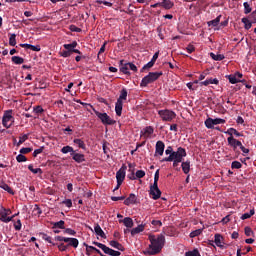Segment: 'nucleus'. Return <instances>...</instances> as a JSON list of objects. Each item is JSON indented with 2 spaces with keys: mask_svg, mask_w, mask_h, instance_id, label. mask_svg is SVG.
<instances>
[{
  "mask_svg": "<svg viewBox=\"0 0 256 256\" xmlns=\"http://www.w3.org/2000/svg\"><path fill=\"white\" fill-rule=\"evenodd\" d=\"M155 65V62L150 61L146 65L143 66L142 70L145 71V69H151Z\"/></svg>",
  "mask_w": 256,
  "mask_h": 256,
  "instance_id": "5fc2aeb1",
  "label": "nucleus"
},
{
  "mask_svg": "<svg viewBox=\"0 0 256 256\" xmlns=\"http://www.w3.org/2000/svg\"><path fill=\"white\" fill-rule=\"evenodd\" d=\"M223 241V237H221V235L216 234L215 235V239H214V243L215 245H217V247H221L222 246V242Z\"/></svg>",
  "mask_w": 256,
  "mask_h": 256,
  "instance_id": "79ce46f5",
  "label": "nucleus"
},
{
  "mask_svg": "<svg viewBox=\"0 0 256 256\" xmlns=\"http://www.w3.org/2000/svg\"><path fill=\"white\" fill-rule=\"evenodd\" d=\"M58 249H59V251H67V246H65V244H60V245H58Z\"/></svg>",
  "mask_w": 256,
  "mask_h": 256,
  "instance_id": "774afa93",
  "label": "nucleus"
},
{
  "mask_svg": "<svg viewBox=\"0 0 256 256\" xmlns=\"http://www.w3.org/2000/svg\"><path fill=\"white\" fill-rule=\"evenodd\" d=\"M109 245H111L114 249H117L118 251H125L123 245L115 240L110 241Z\"/></svg>",
  "mask_w": 256,
  "mask_h": 256,
  "instance_id": "412c9836",
  "label": "nucleus"
},
{
  "mask_svg": "<svg viewBox=\"0 0 256 256\" xmlns=\"http://www.w3.org/2000/svg\"><path fill=\"white\" fill-rule=\"evenodd\" d=\"M12 62H14L15 65H23L25 60L23 58H21L20 56H13Z\"/></svg>",
  "mask_w": 256,
  "mask_h": 256,
  "instance_id": "f704fd0d",
  "label": "nucleus"
},
{
  "mask_svg": "<svg viewBox=\"0 0 256 256\" xmlns=\"http://www.w3.org/2000/svg\"><path fill=\"white\" fill-rule=\"evenodd\" d=\"M250 19H252V23H256V10L251 13Z\"/></svg>",
  "mask_w": 256,
  "mask_h": 256,
  "instance_id": "338daca9",
  "label": "nucleus"
},
{
  "mask_svg": "<svg viewBox=\"0 0 256 256\" xmlns=\"http://www.w3.org/2000/svg\"><path fill=\"white\" fill-rule=\"evenodd\" d=\"M0 188L4 191H7V193H10V195H15V192H13V189L7 185L5 182H0Z\"/></svg>",
  "mask_w": 256,
  "mask_h": 256,
  "instance_id": "393cba45",
  "label": "nucleus"
},
{
  "mask_svg": "<svg viewBox=\"0 0 256 256\" xmlns=\"http://www.w3.org/2000/svg\"><path fill=\"white\" fill-rule=\"evenodd\" d=\"M27 139H29V135L27 134L20 136L19 141L16 143V147L23 145V143H25Z\"/></svg>",
  "mask_w": 256,
  "mask_h": 256,
  "instance_id": "c9c22d12",
  "label": "nucleus"
},
{
  "mask_svg": "<svg viewBox=\"0 0 256 256\" xmlns=\"http://www.w3.org/2000/svg\"><path fill=\"white\" fill-rule=\"evenodd\" d=\"M94 231L96 235H98L99 237H102V239H105V232H103V229H101V226H99V224L95 225Z\"/></svg>",
  "mask_w": 256,
  "mask_h": 256,
  "instance_id": "c85d7f7f",
  "label": "nucleus"
},
{
  "mask_svg": "<svg viewBox=\"0 0 256 256\" xmlns=\"http://www.w3.org/2000/svg\"><path fill=\"white\" fill-rule=\"evenodd\" d=\"M33 151V149L31 148H22L20 149V153H22V155H25L27 153H31Z\"/></svg>",
  "mask_w": 256,
  "mask_h": 256,
  "instance_id": "052dcab7",
  "label": "nucleus"
},
{
  "mask_svg": "<svg viewBox=\"0 0 256 256\" xmlns=\"http://www.w3.org/2000/svg\"><path fill=\"white\" fill-rule=\"evenodd\" d=\"M231 167H232V169H241L242 165H241V162L234 161V162H232Z\"/></svg>",
  "mask_w": 256,
  "mask_h": 256,
  "instance_id": "3c124183",
  "label": "nucleus"
},
{
  "mask_svg": "<svg viewBox=\"0 0 256 256\" xmlns=\"http://www.w3.org/2000/svg\"><path fill=\"white\" fill-rule=\"evenodd\" d=\"M253 215H255V210H250V212L242 214L241 219L245 221V219H250V217H253Z\"/></svg>",
  "mask_w": 256,
  "mask_h": 256,
  "instance_id": "ea45409f",
  "label": "nucleus"
},
{
  "mask_svg": "<svg viewBox=\"0 0 256 256\" xmlns=\"http://www.w3.org/2000/svg\"><path fill=\"white\" fill-rule=\"evenodd\" d=\"M104 253L106 255H111V256H120L121 255V252L115 251L107 246H106V249L104 250Z\"/></svg>",
  "mask_w": 256,
  "mask_h": 256,
  "instance_id": "bb28decb",
  "label": "nucleus"
},
{
  "mask_svg": "<svg viewBox=\"0 0 256 256\" xmlns=\"http://www.w3.org/2000/svg\"><path fill=\"white\" fill-rule=\"evenodd\" d=\"M210 57H211L214 61H223V59H225V56H224L223 54L210 53Z\"/></svg>",
  "mask_w": 256,
  "mask_h": 256,
  "instance_id": "72a5a7b5",
  "label": "nucleus"
},
{
  "mask_svg": "<svg viewBox=\"0 0 256 256\" xmlns=\"http://www.w3.org/2000/svg\"><path fill=\"white\" fill-rule=\"evenodd\" d=\"M74 143H75V145H78V147H80V149H85V142H83V140L74 139Z\"/></svg>",
  "mask_w": 256,
  "mask_h": 256,
  "instance_id": "49530a36",
  "label": "nucleus"
},
{
  "mask_svg": "<svg viewBox=\"0 0 256 256\" xmlns=\"http://www.w3.org/2000/svg\"><path fill=\"white\" fill-rule=\"evenodd\" d=\"M126 100H127V90L123 89L117 101H120V103H123V101H126Z\"/></svg>",
  "mask_w": 256,
  "mask_h": 256,
  "instance_id": "a19ab883",
  "label": "nucleus"
},
{
  "mask_svg": "<svg viewBox=\"0 0 256 256\" xmlns=\"http://www.w3.org/2000/svg\"><path fill=\"white\" fill-rule=\"evenodd\" d=\"M229 83L235 85L236 83H245V80H241L243 74L241 72H236L235 74H231L226 76Z\"/></svg>",
  "mask_w": 256,
  "mask_h": 256,
  "instance_id": "1a4fd4ad",
  "label": "nucleus"
},
{
  "mask_svg": "<svg viewBox=\"0 0 256 256\" xmlns=\"http://www.w3.org/2000/svg\"><path fill=\"white\" fill-rule=\"evenodd\" d=\"M182 170H183V173H185V175L189 174V171H191V162L190 161L182 162Z\"/></svg>",
  "mask_w": 256,
  "mask_h": 256,
  "instance_id": "4be33fe9",
  "label": "nucleus"
},
{
  "mask_svg": "<svg viewBox=\"0 0 256 256\" xmlns=\"http://www.w3.org/2000/svg\"><path fill=\"white\" fill-rule=\"evenodd\" d=\"M208 81L210 85H219V79L217 78H210Z\"/></svg>",
  "mask_w": 256,
  "mask_h": 256,
  "instance_id": "13d9d810",
  "label": "nucleus"
},
{
  "mask_svg": "<svg viewBox=\"0 0 256 256\" xmlns=\"http://www.w3.org/2000/svg\"><path fill=\"white\" fill-rule=\"evenodd\" d=\"M150 241V245L146 251L148 255H157V253H161V249L165 247V235H153L150 234L148 237Z\"/></svg>",
  "mask_w": 256,
  "mask_h": 256,
  "instance_id": "f257e3e1",
  "label": "nucleus"
},
{
  "mask_svg": "<svg viewBox=\"0 0 256 256\" xmlns=\"http://www.w3.org/2000/svg\"><path fill=\"white\" fill-rule=\"evenodd\" d=\"M63 205H66V207L71 208L73 207V202L71 201V199H66L64 201H62Z\"/></svg>",
  "mask_w": 256,
  "mask_h": 256,
  "instance_id": "864d4df0",
  "label": "nucleus"
},
{
  "mask_svg": "<svg viewBox=\"0 0 256 256\" xmlns=\"http://www.w3.org/2000/svg\"><path fill=\"white\" fill-rule=\"evenodd\" d=\"M61 153H63L64 155H67V153H71V155H73L75 153V150L71 146H64L61 149Z\"/></svg>",
  "mask_w": 256,
  "mask_h": 256,
  "instance_id": "473e14b6",
  "label": "nucleus"
},
{
  "mask_svg": "<svg viewBox=\"0 0 256 256\" xmlns=\"http://www.w3.org/2000/svg\"><path fill=\"white\" fill-rule=\"evenodd\" d=\"M201 233H203V228L196 229V230L192 231L189 236L191 239H194V237H199V235H201Z\"/></svg>",
  "mask_w": 256,
  "mask_h": 256,
  "instance_id": "e433bc0d",
  "label": "nucleus"
},
{
  "mask_svg": "<svg viewBox=\"0 0 256 256\" xmlns=\"http://www.w3.org/2000/svg\"><path fill=\"white\" fill-rule=\"evenodd\" d=\"M116 179H117L118 185L123 184V181H125V168H121L119 171H117Z\"/></svg>",
  "mask_w": 256,
  "mask_h": 256,
  "instance_id": "4468645a",
  "label": "nucleus"
},
{
  "mask_svg": "<svg viewBox=\"0 0 256 256\" xmlns=\"http://www.w3.org/2000/svg\"><path fill=\"white\" fill-rule=\"evenodd\" d=\"M163 75V72H150L147 76H145L141 81V87H147V85L154 83V81H157L159 77Z\"/></svg>",
  "mask_w": 256,
  "mask_h": 256,
  "instance_id": "7ed1b4c3",
  "label": "nucleus"
},
{
  "mask_svg": "<svg viewBox=\"0 0 256 256\" xmlns=\"http://www.w3.org/2000/svg\"><path fill=\"white\" fill-rule=\"evenodd\" d=\"M122 223H124L125 227L128 229H131L133 227V219L131 217H126L122 220Z\"/></svg>",
  "mask_w": 256,
  "mask_h": 256,
  "instance_id": "2f4dec72",
  "label": "nucleus"
},
{
  "mask_svg": "<svg viewBox=\"0 0 256 256\" xmlns=\"http://www.w3.org/2000/svg\"><path fill=\"white\" fill-rule=\"evenodd\" d=\"M227 142H228V145H230V147L233 148L234 151H237V147H242V143L241 141L235 139L233 136H230L227 138Z\"/></svg>",
  "mask_w": 256,
  "mask_h": 256,
  "instance_id": "f8f14e48",
  "label": "nucleus"
},
{
  "mask_svg": "<svg viewBox=\"0 0 256 256\" xmlns=\"http://www.w3.org/2000/svg\"><path fill=\"white\" fill-rule=\"evenodd\" d=\"M63 47L66 51H69V53H73V50L77 47V42L74 41L71 44H64Z\"/></svg>",
  "mask_w": 256,
  "mask_h": 256,
  "instance_id": "7c9ffc66",
  "label": "nucleus"
},
{
  "mask_svg": "<svg viewBox=\"0 0 256 256\" xmlns=\"http://www.w3.org/2000/svg\"><path fill=\"white\" fill-rule=\"evenodd\" d=\"M119 65L121 73H124V75H130L128 63H125L124 60H120Z\"/></svg>",
  "mask_w": 256,
  "mask_h": 256,
  "instance_id": "dca6fc26",
  "label": "nucleus"
},
{
  "mask_svg": "<svg viewBox=\"0 0 256 256\" xmlns=\"http://www.w3.org/2000/svg\"><path fill=\"white\" fill-rule=\"evenodd\" d=\"M16 161H18V163H25V161H27V157H25L23 154H19L16 157Z\"/></svg>",
  "mask_w": 256,
  "mask_h": 256,
  "instance_id": "de8ad7c7",
  "label": "nucleus"
},
{
  "mask_svg": "<svg viewBox=\"0 0 256 256\" xmlns=\"http://www.w3.org/2000/svg\"><path fill=\"white\" fill-rule=\"evenodd\" d=\"M243 5L245 15H249V13L252 11L251 5H249V2H244Z\"/></svg>",
  "mask_w": 256,
  "mask_h": 256,
  "instance_id": "c03bdc74",
  "label": "nucleus"
},
{
  "mask_svg": "<svg viewBox=\"0 0 256 256\" xmlns=\"http://www.w3.org/2000/svg\"><path fill=\"white\" fill-rule=\"evenodd\" d=\"M53 229H65V221L60 220L58 222H55L53 225Z\"/></svg>",
  "mask_w": 256,
  "mask_h": 256,
  "instance_id": "4c0bfd02",
  "label": "nucleus"
},
{
  "mask_svg": "<svg viewBox=\"0 0 256 256\" xmlns=\"http://www.w3.org/2000/svg\"><path fill=\"white\" fill-rule=\"evenodd\" d=\"M158 115L161 117L162 121H173L177 114L171 110H159Z\"/></svg>",
  "mask_w": 256,
  "mask_h": 256,
  "instance_id": "39448f33",
  "label": "nucleus"
},
{
  "mask_svg": "<svg viewBox=\"0 0 256 256\" xmlns=\"http://www.w3.org/2000/svg\"><path fill=\"white\" fill-rule=\"evenodd\" d=\"M185 256H201V253H199V250L194 249L192 251L186 252Z\"/></svg>",
  "mask_w": 256,
  "mask_h": 256,
  "instance_id": "a18cd8bd",
  "label": "nucleus"
},
{
  "mask_svg": "<svg viewBox=\"0 0 256 256\" xmlns=\"http://www.w3.org/2000/svg\"><path fill=\"white\" fill-rule=\"evenodd\" d=\"M150 196L155 201L161 197V190L159 189L158 184H153L150 186Z\"/></svg>",
  "mask_w": 256,
  "mask_h": 256,
  "instance_id": "9b49d317",
  "label": "nucleus"
},
{
  "mask_svg": "<svg viewBox=\"0 0 256 256\" xmlns=\"http://www.w3.org/2000/svg\"><path fill=\"white\" fill-rule=\"evenodd\" d=\"M145 225L146 224H140L137 227L133 228L131 230V235L135 236V235H139V233H143L145 231Z\"/></svg>",
  "mask_w": 256,
  "mask_h": 256,
  "instance_id": "f3484780",
  "label": "nucleus"
},
{
  "mask_svg": "<svg viewBox=\"0 0 256 256\" xmlns=\"http://www.w3.org/2000/svg\"><path fill=\"white\" fill-rule=\"evenodd\" d=\"M72 159L76 161V163H83L85 161V155L79 153L71 154Z\"/></svg>",
  "mask_w": 256,
  "mask_h": 256,
  "instance_id": "6ab92c4d",
  "label": "nucleus"
},
{
  "mask_svg": "<svg viewBox=\"0 0 256 256\" xmlns=\"http://www.w3.org/2000/svg\"><path fill=\"white\" fill-rule=\"evenodd\" d=\"M94 245H96V247H99V249H102V251H105V249H107V246L105 244H101L99 242H93Z\"/></svg>",
  "mask_w": 256,
  "mask_h": 256,
  "instance_id": "6e6d98bb",
  "label": "nucleus"
},
{
  "mask_svg": "<svg viewBox=\"0 0 256 256\" xmlns=\"http://www.w3.org/2000/svg\"><path fill=\"white\" fill-rule=\"evenodd\" d=\"M137 203V196L135 194H130L129 197L124 200V205H135Z\"/></svg>",
  "mask_w": 256,
  "mask_h": 256,
  "instance_id": "a211bd4d",
  "label": "nucleus"
},
{
  "mask_svg": "<svg viewBox=\"0 0 256 256\" xmlns=\"http://www.w3.org/2000/svg\"><path fill=\"white\" fill-rule=\"evenodd\" d=\"M17 35L15 34H11L9 37V45H11V47H15L17 45V39H16Z\"/></svg>",
  "mask_w": 256,
  "mask_h": 256,
  "instance_id": "58836bf2",
  "label": "nucleus"
},
{
  "mask_svg": "<svg viewBox=\"0 0 256 256\" xmlns=\"http://www.w3.org/2000/svg\"><path fill=\"white\" fill-rule=\"evenodd\" d=\"M161 5L164 9H172L174 4L171 0H161Z\"/></svg>",
  "mask_w": 256,
  "mask_h": 256,
  "instance_id": "c756f323",
  "label": "nucleus"
},
{
  "mask_svg": "<svg viewBox=\"0 0 256 256\" xmlns=\"http://www.w3.org/2000/svg\"><path fill=\"white\" fill-rule=\"evenodd\" d=\"M21 227H22L21 220H17V222L14 224V229L16 231H21Z\"/></svg>",
  "mask_w": 256,
  "mask_h": 256,
  "instance_id": "4d7b16f0",
  "label": "nucleus"
},
{
  "mask_svg": "<svg viewBox=\"0 0 256 256\" xmlns=\"http://www.w3.org/2000/svg\"><path fill=\"white\" fill-rule=\"evenodd\" d=\"M66 240L64 241V243H68L66 247H74V249L79 247V240L77 238H66Z\"/></svg>",
  "mask_w": 256,
  "mask_h": 256,
  "instance_id": "2eb2a0df",
  "label": "nucleus"
},
{
  "mask_svg": "<svg viewBox=\"0 0 256 256\" xmlns=\"http://www.w3.org/2000/svg\"><path fill=\"white\" fill-rule=\"evenodd\" d=\"M115 111H116V115H118V117H121V113L123 111V102L121 101L116 102Z\"/></svg>",
  "mask_w": 256,
  "mask_h": 256,
  "instance_id": "5701e85b",
  "label": "nucleus"
},
{
  "mask_svg": "<svg viewBox=\"0 0 256 256\" xmlns=\"http://www.w3.org/2000/svg\"><path fill=\"white\" fill-rule=\"evenodd\" d=\"M135 177L136 179H143V177H145V171L143 170L136 171Z\"/></svg>",
  "mask_w": 256,
  "mask_h": 256,
  "instance_id": "09e8293b",
  "label": "nucleus"
},
{
  "mask_svg": "<svg viewBox=\"0 0 256 256\" xmlns=\"http://www.w3.org/2000/svg\"><path fill=\"white\" fill-rule=\"evenodd\" d=\"M128 68H129V71L137 72V66H135V64L131 62H128Z\"/></svg>",
  "mask_w": 256,
  "mask_h": 256,
  "instance_id": "bf43d9fd",
  "label": "nucleus"
},
{
  "mask_svg": "<svg viewBox=\"0 0 256 256\" xmlns=\"http://www.w3.org/2000/svg\"><path fill=\"white\" fill-rule=\"evenodd\" d=\"M8 215H11V209H6L5 207H0V221H3V223H10V221H13V217H9Z\"/></svg>",
  "mask_w": 256,
  "mask_h": 256,
  "instance_id": "0eeeda50",
  "label": "nucleus"
},
{
  "mask_svg": "<svg viewBox=\"0 0 256 256\" xmlns=\"http://www.w3.org/2000/svg\"><path fill=\"white\" fill-rule=\"evenodd\" d=\"M152 225H154V227H161L163 223L161 220H152Z\"/></svg>",
  "mask_w": 256,
  "mask_h": 256,
  "instance_id": "e2e57ef3",
  "label": "nucleus"
},
{
  "mask_svg": "<svg viewBox=\"0 0 256 256\" xmlns=\"http://www.w3.org/2000/svg\"><path fill=\"white\" fill-rule=\"evenodd\" d=\"M28 169L34 175H43V170L41 168H34L33 164L28 165Z\"/></svg>",
  "mask_w": 256,
  "mask_h": 256,
  "instance_id": "b1692460",
  "label": "nucleus"
},
{
  "mask_svg": "<svg viewBox=\"0 0 256 256\" xmlns=\"http://www.w3.org/2000/svg\"><path fill=\"white\" fill-rule=\"evenodd\" d=\"M93 111L98 119H100V121L103 123V125H113V123H115V121H113V119H111L107 113H101L95 109H93Z\"/></svg>",
  "mask_w": 256,
  "mask_h": 256,
  "instance_id": "423d86ee",
  "label": "nucleus"
},
{
  "mask_svg": "<svg viewBox=\"0 0 256 256\" xmlns=\"http://www.w3.org/2000/svg\"><path fill=\"white\" fill-rule=\"evenodd\" d=\"M242 23L244 24L245 29H251L253 22H250L248 18H242Z\"/></svg>",
  "mask_w": 256,
  "mask_h": 256,
  "instance_id": "37998d69",
  "label": "nucleus"
},
{
  "mask_svg": "<svg viewBox=\"0 0 256 256\" xmlns=\"http://www.w3.org/2000/svg\"><path fill=\"white\" fill-rule=\"evenodd\" d=\"M221 22V15L217 16L214 20L208 21V27H217Z\"/></svg>",
  "mask_w": 256,
  "mask_h": 256,
  "instance_id": "cd10ccee",
  "label": "nucleus"
},
{
  "mask_svg": "<svg viewBox=\"0 0 256 256\" xmlns=\"http://www.w3.org/2000/svg\"><path fill=\"white\" fill-rule=\"evenodd\" d=\"M65 233H67V235H75L76 234L75 230H73L71 228H67L65 230Z\"/></svg>",
  "mask_w": 256,
  "mask_h": 256,
  "instance_id": "69168bd1",
  "label": "nucleus"
},
{
  "mask_svg": "<svg viewBox=\"0 0 256 256\" xmlns=\"http://www.w3.org/2000/svg\"><path fill=\"white\" fill-rule=\"evenodd\" d=\"M20 47L24 49H30V51H41V46L39 45H31V44H20Z\"/></svg>",
  "mask_w": 256,
  "mask_h": 256,
  "instance_id": "aec40b11",
  "label": "nucleus"
},
{
  "mask_svg": "<svg viewBox=\"0 0 256 256\" xmlns=\"http://www.w3.org/2000/svg\"><path fill=\"white\" fill-rule=\"evenodd\" d=\"M186 51H187V53H193V51H195V46L194 45H188L186 47Z\"/></svg>",
  "mask_w": 256,
  "mask_h": 256,
  "instance_id": "0e129e2a",
  "label": "nucleus"
},
{
  "mask_svg": "<svg viewBox=\"0 0 256 256\" xmlns=\"http://www.w3.org/2000/svg\"><path fill=\"white\" fill-rule=\"evenodd\" d=\"M205 126L207 127V129H213V127H215V125H223L225 123V119H221V118H208L205 120Z\"/></svg>",
  "mask_w": 256,
  "mask_h": 256,
  "instance_id": "6e6552de",
  "label": "nucleus"
},
{
  "mask_svg": "<svg viewBox=\"0 0 256 256\" xmlns=\"http://www.w3.org/2000/svg\"><path fill=\"white\" fill-rule=\"evenodd\" d=\"M183 157H187V152L185 151L184 148L179 147L177 149V151L172 152L169 155V157L164 158L163 161H168V162L180 161V162H182L183 161Z\"/></svg>",
  "mask_w": 256,
  "mask_h": 256,
  "instance_id": "f03ea898",
  "label": "nucleus"
},
{
  "mask_svg": "<svg viewBox=\"0 0 256 256\" xmlns=\"http://www.w3.org/2000/svg\"><path fill=\"white\" fill-rule=\"evenodd\" d=\"M165 153V143L163 141L156 142L155 155H160V157Z\"/></svg>",
  "mask_w": 256,
  "mask_h": 256,
  "instance_id": "ddd939ff",
  "label": "nucleus"
},
{
  "mask_svg": "<svg viewBox=\"0 0 256 256\" xmlns=\"http://www.w3.org/2000/svg\"><path fill=\"white\" fill-rule=\"evenodd\" d=\"M159 182V170H157L154 174V183L153 185H158L157 183Z\"/></svg>",
  "mask_w": 256,
  "mask_h": 256,
  "instance_id": "680f3d73",
  "label": "nucleus"
},
{
  "mask_svg": "<svg viewBox=\"0 0 256 256\" xmlns=\"http://www.w3.org/2000/svg\"><path fill=\"white\" fill-rule=\"evenodd\" d=\"M153 133H155V129H153L152 126H147L140 131V137H143V139H151Z\"/></svg>",
  "mask_w": 256,
  "mask_h": 256,
  "instance_id": "9d476101",
  "label": "nucleus"
},
{
  "mask_svg": "<svg viewBox=\"0 0 256 256\" xmlns=\"http://www.w3.org/2000/svg\"><path fill=\"white\" fill-rule=\"evenodd\" d=\"M225 133L230 135V137H233V135L236 137H243V135L239 133L235 128H229Z\"/></svg>",
  "mask_w": 256,
  "mask_h": 256,
  "instance_id": "a878e982",
  "label": "nucleus"
},
{
  "mask_svg": "<svg viewBox=\"0 0 256 256\" xmlns=\"http://www.w3.org/2000/svg\"><path fill=\"white\" fill-rule=\"evenodd\" d=\"M33 111L36 115H40V113H43L45 110L41 106H36L34 107Z\"/></svg>",
  "mask_w": 256,
  "mask_h": 256,
  "instance_id": "8fccbe9b",
  "label": "nucleus"
},
{
  "mask_svg": "<svg viewBox=\"0 0 256 256\" xmlns=\"http://www.w3.org/2000/svg\"><path fill=\"white\" fill-rule=\"evenodd\" d=\"M97 3H98L99 5H106V7H113V3L108 2V1L98 0Z\"/></svg>",
  "mask_w": 256,
  "mask_h": 256,
  "instance_id": "603ef678",
  "label": "nucleus"
},
{
  "mask_svg": "<svg viewBox=\"0 0 256 256\" xmlns=\"http://www.w3.org/2000/svg\"><path fill=\"white\" fill-rule=\"evenodd\" d=\"M15 123V118L13 117V110H7L4 112L2 117V125L6 129H10V127Z\"/></svg>",
  "mask_w": 256,
  "mask_h": 256,
  "instance_id": "20e7f679",
  "label": "nucleus"
}]
</instances>
